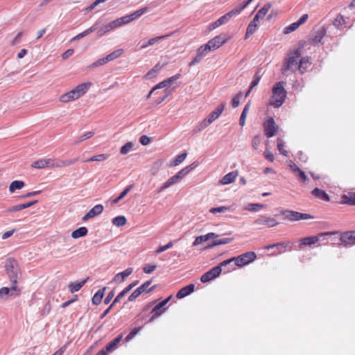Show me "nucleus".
<instances>
[{
	"mask_svg": "<svg viewBox=\"0 0 355 355\" xmlns=\"http://www.w3.org/2000/svg\"><path fill=\"white\" fill-rule=\"evenodd\" d=\"M92 83L91 82H86L77 85L71 91L61 95L60 96V101L63 103H67L71 101H76L83 96L89 89L91 87Z\"/></svg>",
	"mask_w": 355,
	"mask_h": 355,
	"instance_id": "nucleus-1",
	"label": "nucleus"
},
{
	"mask_svg": "<svg viewBox=\"0 0 355 355\" xmlns=\"http://www.w3.org/2000/svg\"><path fill=\"white\" fill-rule=\"evenodd\" d=\"M78 161V158L71 160H55L53 159H40L33 162L31 167L37 169H43L47 167L61 168L73 164Z\"/></svg>",
	"mask_w": 355,
	"mask_h": 355,
	"instance_id": "nucleus-2",
	"label": "nucleus"
},
{
	"mask_svg": "<svg viewBox=\"0 0 355 355\" xmlns=\"http://www.w3.org/2000/svg\"><path fill=\"white\" fill-rule=\"evenodd\" d=\"M257 259L254 252H248L236 257H232L220 263L221 266H227L234 262L236 266L242 267L253 262Z\"/></svg>",
	"mask_w": 355,
	"mask_h": 355,
	"instance_id": "nucleus-3",
	"label": "nucleus"
},
{
	"mask_svg": "<svg viewBox=\"0 0 355 355\" xmlns=\"http://www.w3.org/2000/svg\"><path fill=\"white\" fill-rule=\"evenodd\" d=\"M300 55L301 53L300 49L291 51L288 54L286 62L282 68V73L285 74L288 71L292 72L296 71V70L298 69L299 58Z\"/></svg>",
	"mask_w": 355,
	"mask_h": 355,
	"instance_id": "nucleus-4",
	"label": "nucleus"
},
{
	"mask_svg": "<svg viewBox=\"0 0 355 355\" xmlns=\"http://www.w3.org/2000/svg\"><path fill=\"white\" fill-rule=\"evenodd\" d=\"M5 268L12 282L11 289L17 291V279L19 275L18 263L15 259H8L6 261Z\"/></svg>",
	"mask_w": 355,
	"mask_h": 355,
	"instance_id": "nucleus-5",
	"label": "nucleus"
},
{
	"mask_svg": "<svg viewBox=\"0 0 355 355\" xmlns=\"http://www.w3.org/2000/svg\"><path fill=\"white\" fill-rule=\"evenodd\" d=\"M284 82H279L272 88V96L270 104L275 107H279L285 101L286 92L284 87Z\"/></svg>",
	"mask_w": 355,
	"mask_h": 355,
	"instance_id": "nucleus-6",
	"label": "nucleus"
},
{
	"mask_svg": "<svg viewBox=\"0 0 355 355\" xmlns=\"http://www.w3.org/2000/svg\"><path fill=\"white\" fill-rule=\"evenodd\" d=\"M334 232H327L318 234L317 235L312 236H307L302 238L299 240V248L303 249L306 246H311L316 244L320 241H323L325 239L326 236L333 235Z\"/></svg>",
	"mask_w": 355,
	"mask_h": 355,
	"instance_id": "nucleus-7",
	"label": "nucleus"
},
{
	"mask_svg": "<svg viewBox=\"0 0 355 355\" xmlns=\"http://www.w3.org/2000/svg\"><path fill=\"white\" fill-rule=\"evenodd\" d=\"M280 213L285 220L290 222L315 219V216L309 214L301 213L293 210H282Z\"/></svg>",
	"mask_w": 355,
	"mask_h": 355,
	"instance_id": "nucleus-8",
	"label": "nucleus"
},
{
	"mask_svg": "<svg viewBox=\"0 0 355 355\" xmlns=\"http://www.w3.org/2000/svg\"><path fill=\"white\" fill-rule=\"evenodd\" d=\"M225 108V105L221 104L216 107V109L211 112L207 118H205L202 122L201 123V126L202 128H206L212 123L215 120H216L222 114L223 110Z\"/></svg>",
	"mask_w": 355,
	"mask_h": 355,
	"instance_id": "nucleus-9",
	"label": "nucleus"
},
{
	"mask_svg": "<svg viewBox=\"0 0 355 355\" xmlns=\"http://www.w3.org/2000/svg\"><path fill=\"white\" fill-rule=\"evenodd\" d=\"M254 224L258 227H274L279 225V222L274 218L262 215L254 220Z\"/></svg>",
	"mask_w": 355,
	"mask_h": 355,
	"instance_id": "nucleus-10",
	"label": "nucleus"
},
{
	"mask_svg": "<svg viewBox=\"0 0 355 355\" xmlns=\"http://www.w3.org/2000/svg\"><path fill=\"white\" fill-rule=\"evenodd\" d=\"M172 298V295H170L165 300L160 302L159 304H157L151 311L152 316L150 319V322L153 321L155 318L160 316L162 313H164V311L166 310V305L168 304V302L170 301V300Z\"/></svg>",
	"mask_w": 355,
	"mask_h": 355,
	"instance_id": "nucleus-11",
	"label": "nucleus"
},
{
	"mask_svg": "<svg viewBox=\"0 0 355 355\" xmlns=\"http://www.w3.org/2000/svg\"><path fill=\"white\" fill-rule=\"evenodd\" d=\"M230 39V36L226 34H220L210 40L207 44L210 46L211 49L214 51L226 43Z\"/></svg>",
	"mask_w": 355,
	"mask_h": 355,
	"instance_id": "nucleus-12",
	"label": "nucleus"
},
{
	"mask_svg": "<svg viewBox=\"0 0 355 355\" xmlns=\"http://www.w3.org/2000/svg\"><path fill=\"white\" fill-rule=\"evenodd\" d=\"M222 266H223L220 264L219 266H217L209 270L208 272H205L203 275H202L200 278L201 282L206 283L218 277L221 273Z\"/></svg>",
	"mask_w": 355,
	"mask_h": 355,
	"instance_id": "nucleus-13",
	"label": "nucleus"
},
{
	"mask_svg": "<svg viewBox=\"0 0 355 355\" xmlns=\"http://www.w3.org/2000/svg\"><path fill=\"white\" fill-rule=\"evenodd\" d=\"M264 132L268 137H272L275 135L277 131V126L272 118L268 119L263 123Z\"/></svg>",
	"mask_w": 355,
	"mask_h": 355,
	"instance_id": "nucleus-14",
	"label": "nucleus"
},
{
	"mask_svg": "<svg viewBox=\"0 0 355 355\" xmlns=\"http://www.w3.org/2000/svg\"><path fill=\"white\" fill-rule=\"evenodd\" d=\"M308 17L309 15L307 14L303 15L298 21L292 23L289 26H286L284 28L283 33L287 35L295 31L308 19Z\"/></svg>",
	"mask_w": 355,
	"mask_h": 355,
	"instance_id": "nucleus-15",
	"label": "nucleus"
},
{
	"mask_svg": "<svg viewBox=\"0 0 355 355\" xmlns=\"http://www.w3.org/2000/svg\"><path fill=\"white\" fill-rule=\"evenodd\" d=\"M103 211V206L102 205H97L92 208L87 214L83 217V220H87L89 218H94L100 215Z\"/></svg>",
	"mask_w": 355,
	"mask_h": 355,
	"instance_id": "nucleus-16",
	"label": "nucleus"
},
{
	"mask_svg": "<svg viewBox=\"0 0 355 355\" xmlns=\"http://www.w3.org/2000/svg\"><path fill=\"white\" fill-rule=\"evenodd\" d=\"M342 243L345 245H352L355 244V232H347L340 237Z\"/></svg>",
	"mask_w": 355,
	"mask_h": 355,
	"instance_id": "nucleus-17",
	"label": "nucleus"
},
{
	"mask_svg": "<svg viewBox=\"0 0 355 355\" xmlns=\"http://www.w3.org/2000/svg\"><path fill=\"white\" fill-rule=\"evenodd\" d=\"M132 272V268H128L121 272L117 273L112 279V282L116 284L122 283L125 281L126 277L130 276Z\"/></svg>",
	"mask_w": 355,
	"mask_h": 355,
	"instance_id": "nucleus-18",
	"label": "nucleus"
},
{
	"mask_svg": "<svg viewBox=\"0 0 355 355\" xmlns=\"http://www.w3.org/2000/svg\"><path fill=\"white\" fill-rule=\"evenodd\" d=\"M238 175L239 172L237 171L230 172L223 177V178L219 181V184L222 185L231 184L236 180Z\"/></svg>",
	"mask_w": 355,
	"mask_h": 355,
	"instance_id": "nucleus-19",
	"label": "nucleus"
},
{
	"mask_svg": "<svg viewBox=\"0 0 355 355\" xmlns=\"http://www.w3.org/2000/svg\"><path fill=\"white\" fill-rule=\"evenodd\" d=\"M176 77L173 76L169 78H167L163 81L164 84V87L166 88L165 92L168 94H171V92L174 91L177 87L175 84Z\"/></svg>",
	"mask_w": 355,
	"mask_h": 355,
	"instance_id": "nucleus-20",
	"label": "nucleus"
},
{
	"mask_svg": "<svg viewBox=\"0 0 355 355\" xmlns=\"http://www.w3.org/2000/svg\"><path fill=\"white\" fill-rule=\"evenodd\" d=\"M218 236L214 232H210L205 235L197 236L193 243V246L199 245L201 243H202L203 242H205L211 239L217 238Z\"/></svg>",
	"mask_w": 355,
	"mask_h": 355,
	"instance_id": "nucleus-21",
	"label": "nucleus"
},
{
	"mask_svg": "<svg viewBox=\"0 0 355 355\" xmlns=\"http://www.w3.org/2000/svg\"><path fill=\"white\" fill-rule=\"evenodd\" d=\"M162 69V65L159 64H157L153 67L152 69H150L145 76H143V79L144 80H151L155 78L157 74L159 73Z\"/></svg>",
	"mask_w": 355,
	"mask_h": 355,
	"instance_id": "nucleus-22",
	"label": "nucleus"
},
{
	"mask_svg": "<svg viewBox=\"0 0 355 355\" xmlns=\"http://www.w3.org/2000/svg\"><path fill=\"white\" fill-rule=\"evenodd\" d=\"M311 64V62L310 58L309 57H304L299 60L298 70L301 73H304Z\"/></svg>",
	"mask_w": 355,
	"mask_h": 355,
	"instance_id": "nucleus-23",
	"label": "nucleus"
},
{
	"mask_svg": "<svg viewBox=\"0 0 355 355\" xmlns=\"http://www.w3.org/2000/svg\"><path fill=\"white\" fill-rule=\"evenodd\" d=\"M324 29H320L315 33H313L312 37H311V42L313 44H318L322 42V40L324 35Z\"/></svg>",
	"mask_w": 355,
	"mask_h": 355,
	"instance_id": "nucleus-24",
	"label": "nucleus"
},
{
	"mask_svg": "<svg viewBox=\"0 0 355 355\" xmlns=\"http://www.w3.org/2000/svg\"><path fill=\"white\" fill-rule=\"evenodd\" d=\"M194 288L195 286L194 284H189L187 286L181 288L180 290H179V298H182L189 295V294L193 292Z\"/></svg>",
	"mask_w": 355,
	"mask_h": 355,
	"instance_id": "nucleus-25",
	"label": "nucleus"
},
{
	"mask_svg": "<svg viewBox=\"0 0 355 355\" xmlns=\"http://www.w3.org/2000/svg\"><path fill=\"white\" fill-rule=\"evenodd\" d=\"M266 207L265 205L260 203H249L246 206L243 207V209L251 211V212H257L260 209Z\"/></svg>",
	"mask_w": 355,
	"mask_h": 355,
	"instance_id": "nucleus-26",
	"label": "nucleus"
},
{
	"mask_svg": "<svg viewBox=\"0 0 355 355\" xmlns=\"http://www.w3.org/2000/svg\"><path fill=\"white\" fill-rule=\"evenodd\" d=\"M25 186V182L21 180L12 181L9 185V191L12 193L16 190L21 189Z\"/></svg>",
	"mask_w": 355,
	"mask_h": 355,
	"instance_id": "nucleus-27",
	"label": "nucleus"
},
{
	"mask_svg": "<svg viewBox=\"0 0 355 355\" xmlns=\"http://www.w3.org/2000/svg\"><path fill=\"white\" fill-rule=\"evenodd\" d=\"M198 166V163L196 162L192 163L191 164L186 166L179 171V179L185 177L188 175L191 171L196 168Z\"/></svg>",
	"mask_w": 355,
	"mask_h": 355,
	"instance_id": "nucleus-28",
	"label": "nucleus"
},
{
	"mask_svg": "<svg viewBox=\"0 0 355 355\" xmlns=\"http://www.w3.org/2000/svg\"><path fill=\"white\" fill-rule=\"evenodd\" d=\"M342 203L355 205V193H349L341 197Z\"/></svg>",
	"mask_w": 355,
	"mask_h": 355,
	"instance_id": "nucleus-29",
	"label": "nucleus"
},
{
	"mask_svg": "<svg viewBox=\"0 0 355 355\" xmlns=\"http://www.w3.org/2000/svg\"><path fill=\"white\" fill-rule=\"evenodd\" d=\"M347 18H345V17H344V16L339 15H338V16L335 18V19H334V22H333V25H334L336 28H338V29H341V28H343L345 26V25L347 24Z\"/></svg>",
	"mask_w": 355,
	"mask_h": 355,
	"instance_id": "nucleus-30",
	"label": "nucleus"
},
{
	"mask_svg": "<svg viewBox=\"0 0 355 355\" xmlns=\"http://www.w3.org/2000/svg\"><path fill=\"white\" fill-rule=\"evenodd\" d=\"M122 337L123 335H119L117 338H116L114 340H113L112 342L107 345L105 350L107 352H109L116 349L118 347V345L121 340Z\"/></svg>",
	"mask_w": 355,
	"mask_h": 355,
	"instance_id": "nucleus-31",
	"label": "nucleus"
},
{
	"mask_svg": "<svg viewBox=\"0 0 355 355\" xmlns=\"http://www.w3.org/2000/svg\"><path fill=\"white\" fill-rule=\"evenodd\" d=\"M87 229L85 227H81L72 232L71 237L75 239L83 237L87 235Z\"/></svg>",
	"mask_w": 355,
	"mask_h": 355,
	"instance_id": "nucleus-32",
	"label": "nucleus"
},
{
	"mask_svg": "<svg viewBox=\"0 0 355 355\" xmlns=\"http://www.w3.org/2000/svg\"><path fill=\"white\" fill-rule=\"evenodd\" d=\"M210 46L207 43L205 45L201 46L198 50V55L197 58L201 59L205 55H207L209 52L211 51Z\"/></svg>",
	"mask_w": 355,
	"mask_h": 355,
	"instance_id": "nucleus-33",
	"label": "nucleus"
},
{
	"mask_svg": "<svg viewBox=\"0 0 355 355\" xmlns=\"http://www.w3.org/2000/svg\"><path fill=\"white\" fill-rule=\"evenodd\" d=\"M312 193L313 196H315V197L318 198H320L323 200H326V201H329V196L326 193V192L323 190H321L320 189H315L313 191H312Z\"/></svg>",
	"mask_w": 355,
	"mask_h": 355,
	"instance_id": "nucleus-34",
	"label": "nucleus"
},
{
	"mask_svg": "<svg viewBox=\"0 0 355 355\" xmlns=\"http://www.w3.org/2000/svg\"><path fill=\"white\" fill-rule=\"evenodd\" d=\"M86 279L78 282H72L69 284V288L71 293H74L78 291L85 284Z\"/></svg>",
	"mask_w": 355,
	"mask_h": 355,
	"instance_id": "nucleus-35",
	"label": "nucleus"
},
{
	"mask_svg": "<svg viewBox=\"0 0 355 355\" xmlns=\"http://www.w3.org/2000/svg\"><path fill=\"white\" fill-rule=\"evenodd\" d=\"M271 8L270 3H266L257 13V18L263 19Z\"/></svg>",
	"mask_w": 355,
	"mask_h": 355,
	"instance_id": "nucleus-36",
	"label": "nucleus"
},
{
	"mask_svg": "<svg viewBox=\"0 0 355 355\" xmlns=\"http://www.w3.org/2000/svg\"><path fill=\"white\" fill-rule=\"evenodd\" d=\"M123 53V50L122 49H117L111 53L108 54L106 56V60L108 62L112 61L118 58H119Z\"/></svg>",
	"mask_w": 355,
	"mask_h": 355,
	"instance_id": "nucleus-37",
	"label": "nucleus"
},
{
	"mask_svg": "<svg viewBox=\"0 0 355 355\" xmlns=\"http://www.w3.org/2000/svg\"><path fill=\"white\" fill-rule=\"evenodd\" d=\"M250 103H248V104H246L245 105V107L243 108V110L241 113L240 120H239V123L241 126H243L245 124V119H246L248 111L250 110Z\"/></svg>",
	"mask_w": 355,
	"mask_h": 355,
	"instance_id": "nucleus-38",
	"label": "nucleus"
},
{
	"mask_svg": "<svg viewBox=\"0 0 355 355\" xmlns=\"http://www.w3.org/2000/svg\"><path fill=\"white\" fill-rule=\"evenodd\" d=\"M105 290V288H103V290L98 291L92 297V303L94 304H101L102 299L104 295V291Z\"/></svg>",
	"mask_w": 355,
	"mask_h": 355,
	"instance_id": "nucleus-39",
	"label": "nucleus"
},
{
	"mask_svg": "<svg viewBox=\"0 0 355 355\" xmlns=\"http://www.w3.org/2000/svg\"><path fill=\"white\" fill-rule=\"evenodd\" d=\"M126 218L123 216H119L112 219V224L116 227H122L126 224Z\"/></svg>",
	"mask_w": 355,
	"mask_h": 355,
	"instance_id": "nucleus-40",
	"label": "nucleus"
},
{
	"mask_svg": "<svg viewBox=\"0 0 355 355\" xmlns=\"http://www.w3.org/2000/svg\"><path fill=\"white\" fill-rule=\"evenodd\" d=\"M245 8V6H243V4H240V5L237 6L236 7H235L234 9H232L231 11L227 12V14L229 15L230 18L231 19L232 17H233L234 16L239 15L241 13V12Z\"/></svg>",
	"mask_w": 355,
	"mask_h": 355,
	"instance_id": "nucleus-41",
	"label": "nucleus"
},
{
	"mask_svg": "<svg viewBox=\"0 0 355 355\" xmlns=\"http://www.w3.org/2000/svg\"><path fill=\"white\" fill-rule=\"evenodd\" d=\"M133 146H134V144L132 142H131V141L127 142L124 146H123L121 148L120 153L122 155H126L132 150Z\"/></svg>",
	"mask_w": 355,
	"mask_h": 355,
	"instance_id": "nucleus-42",
	"label": "nucleus"
},
{
	"mask_svg": "<svg viewBox=\"0 0 355 355\" xmlns=\"http://www.w3.org/2000/svg\"><path fill=\"white\" fill-rule=\"evenodd\" d=\"M147 10V8H141V9H139L137 11H135V12L129 15L130 16V18L131 19V21L137 19V18H139V17H141L144 13H145Z\"/></svg>",
	"mask_w": 355,
	"mask_h": 355,
	"instance_id": "nucleus-43",
	"label": "nucleus"
},
{
	"mask_svg": "<svg viewBox=\"0 0 355 355\" xmlns=\"http://www.w3.org/2000/svg\"><path fill=\"white\" fill-rule=\"evenodd\" d=\"M230 209V207H213L209 209V212L216 214L217 213H225L226 211H229Z\"/></svg>",
	"mask_w": 355,
	"mask_h": 355,
	"instance_id": "nucleus-44",
	"label": "nucleus"
},
{
	"mask_svg": "<svg viewBox=\"0 0 355 355\" xmlns=\"http://www.w3.org/2000/svg\"><path fill=\"white\" fill-rule=\"evenodd\" d=\"M108 158V155L106 154H100L89 158L87 162H103Z\"/></svg>",
	"mask_w": 355,
	"mask_h": 355,
	"instance_id": "nucleus-45",
	"label": "nucleus"
},
{
	"mask_svg": "<svg viewBox=\"0 0 355 355\" xmlns=\"http://www.w3.org/2000/svg\"><path fill=\"white\" fill-rule=\"evenodd\" d=\"M151 283H152L151 280L147 281L144 284H143L140 287H139V288L140 289V291L142 293H144V292L150 293L151 291H153L155 288V286H152L151 288H148V286L151 284Z\"/></svg>",
	"mask_w": 355,
	"mask_h": 355,
	"instance_id": "nucleus-46",
	"label": "nucleus"
},
{
	"mask_svg": "<svg viewBox=\"0 0 355 355\" xmlns=\"http://www.w3.org/2000/svg\"><path fill=\"white\" fill-rule=\"evenodd\" d=\"M277 146L278 150L279 151V153L282 155H283L284 156H287L288 155L287 151L284 149V144L283 141L281 139H277Z\"/></svg>",
	"mask_w": 355,
	"mask_h": 355,
	"instance_id": "nucleus-47",
	"label": "nucleus"
},
{
	"mask_svg": "<svg viewBox=\"0 0 355 355\" xmlns=\"http://www.w3.org/2000/svg\"><path fill=\"white\" fill-rule=\"evenodd\" d=\"M257 29V26L256 24H250L248 26V28H247V31H246V33H245V38H248L250 35H252L253 33H254L256 32Z\"/></svg>",
	"mask_w": 355,
	"mask_h": 355,
	"instance_id": "nucleus-48",
	"label": "nucleus"
},
{
	"mask_svg": "<svg viewBox=\"0 0 355 355\" xmlns=\"http://www.w3.org/2000/svg\"><path fill=\"white\" fill-rule=\"evenodd\" d=\"M178 180V175H173L172 178H171L159 189V191L168 188L171 184H174L175 180Z\"/></svg>",
	"mask_w": 355,
	"mask_h": 355,
	"instance_id": "nucleus-49",
	"label": "nucleus"
},
{
	"mask_svg": "<svg viewBox=\"0 0 355 355\" xmlns=\"http://www.w3.org/2000/svg\"><path fill=\"white\" fill-rule=\"evenodd\" d=\"M94 135V132L92 131L87 132L85 133L84 135H81L80 137H78L76 143L78 144V143H80L86 139H88L91 138Z\"/></svg>",
	"mask_w": 355,
	"mask_h": 355,
	"instance_id": "nucleus-50",
	"label": "nucleus"
},
{
	"mask_svg": "<svg viewBox=\"0 0 355 355\" xmlns=\"http://www.w3.org/2000/svg\"><path fill=\"white\" fill-rule=\"evenodd\" d=\"M173 245V243L170 241L166 245L159 246L155 252V254H159L169 248H171Z\"/></svg>",
	"mask_w": 355,
	"mask_h": 355,
	"instance_id": "nucleus-51",
	"label": "nucleus"
},
{
	"mask_svg": "<svg viewBox=\"0 0 355 355\" xmlns=\"http://www.w3.org/2000/svg\"><path fill=\"white\" fill-rule=\"evenodd\" d=\"M289 245H290V242H281V243H277L266 245V246H265V248L267 250H269V249H272L277 246H282L284 248H286L288 246H289Z\"/></svg>",
	"mask_w": 355,
	"mask_h": 355,
	"instance_id": "nucleus-52",
	"label": "nucleus"
},
{
	"mask_svg": "<svg viewBox=\"0 0 355 355\" xmlns=\"http://www.w3.org/2000/svg\"><path fill=\"white\" fill-rule=\"evenodd\" d=\"M261 143V138L259 135H257L253 137L252 140V146L254 149L257 150Z\"/></svg>",
	"mask_w": 355,
	"mask_h": 355,
	"instance_id": "nucleus-53",
	"label": "nucleus"
},
{
	"mask_svg": "<svg viewBox=\"0 0 355 355\" xmlns=\"http://www.w3.org/2000/svg\"><path fill=\"white\" fill-rule=\"evenodd\" d=\"M24 209H23V207H22V205L20 204V205H14V206H12V207H8L6 211L5 212L6 213H12V212H17V211H19L21 210Z\"/></svg>",
	"mask_w": 355,
	"mask_h": 355,
	"instance_id": "nucleus-54",
	"label": "nucleus"
},
{
	"mask_svg": "<svg viewBox=\"0 0 355 355\" xmlns=\"http://www.w3.org/2000/svg\"><path fill=\"white\" fill-rule=\"evenodd\" d=\"M107 62H108V61H107V60H106V57H105V58H103L99 59L97 61L94 62L89 67V68L97 67L98 66L103 65V64H106Z\"/></svg>",
	"mask_w": 355,
	"mask_h": 355,
	"instance_id": "nucleus-55",
	"label": "nucleus"
},
{
	"mask_svg": "<svg viewBox=\"0 0 355 355\" xmlns=\"http://www.w3.org/2000/svg\"><path fill=\"white\" fill-rule=\"evenodd\" d=\"M140 331V327L135 328L133 330H132L129 334L125 337V340L126 342H128L132 338H133Z\"/></svg>",
	"mask_w": 355,
	"mask_h": 355,
	"instance_id": "nucleus-56",
	"label": "nucleus"
},
{
	"mask_svg": "<svg viewBox=\"0 0 355 355\" xmlns=\"http://www.w3.org/2000/svg\"><path fill=\"white\" fill-rule=\"evenodd\" d=\"M242 96V93L239 92L235 97L233 98L232 104L234 107H236L240 105V99L241 98Z\"/></svg>",
	"mask_w": 355,
	"mask_h": 355,
	"instance_id": "nucleus-57",
	"label": "nucleus"
},
{
	"mask_svg": "<svg viewBox=\"0 0 355 355\" xmlns=\"http://www.w3.org/2000/svg\"><path fill=\"white\" fill-rule=\"evenodd\" d=\"M142 292L140 291V289L138 288H137L128 297V300L132 302L136 300Z\"/></svg>",
	"mask_w": 355,
	"mask_h": 355,
	"instance_id": "nucleus-58",
	"label": "nucleus"
},
{
	"mask_svg": "<svg viewBox=\"0 0 355 355\" xmlns=\"http://www.w3.org/2000/svg\"><path fill=\"white\" fill-rule=\"evenodd\" d=\"M10 291H13L8 287H3L0 288V297L3 298L5 296L10 295Z\"/></svg>",
	"mask_w": 355,
	"mask_h": 355,
	"instance_id": "nucleus-59",
	"label": "nucleus"
},
{
	"mask_svg": "<svg viewBox=\"0 0 355 355\" xmlns=\"http://www.w3.org/2000/svg\"><path fill=\"white\" fill-rule=\"evenodd\" d=\"M140 143L144 146H147L151 142V138L148 137L146 135H142L139 138Z\"/></svg>",
	"mask_w": 355,
	"mask_h": 355,
	"instance_id": "nucleus-60",
	"label": "nucleus"
},
{
	"mask_svg": "<svg viewBox=\"0 0 355 355\" xmlns=\"http://www.w3.org/2000/svg\"><path fill=\"white\" fill-rule=\"evenodd\" d=\"M232 241V239L225 238V239L215 241L212 245H220L227 244V243H230Z\"/></svg>",
	"mask_w": 355,
	"mask_h": 355,
	"instance_id": "nucleus-61",
	"label": "nucleus"
},
{
	"mask_svg": "<svg viewBox=\"0 0 355 355\" xmlns=\"http://www.w3.org/2000/svg\"><path fill=\"white\" fill-rule=\"evenodd\" d=\"M167 35H163V36H158L153 38H151L148 40V45H154L157 42H159V40H162L164 37H166Z\"/></svg>",
	"mask_w": 355,
	"mask_h": 355,
	"instance_id": "nucleus-62",
	"label": "nucleus"
},
{
	"mask_svg": "<svg viewBox=\"0 0 355 355\" xmlns=\"http://www.w3.org/2000/svg\"><path fill=\"white\" fill-rule=\"evenodd\" d=\"M110 23L113 30L123 26L121 21L119 20V18L110 21Z\"/></svg>",
	"mask_w": 355,
	"mask_h": 355,
	"instance_id": "nucleus-63",
	"label": "nucleus"
},
{
	"mask_svg": "<svg viewBox=\"0 0 355 355\" xmlns=\"http://www.w3.org/2000/svg\"><path fill=\"white\" fill-rule=\"evenodd\" d=\"M156 266L155 265H148V266H146L144 268V272L146 274H150L151 272H153L155 269L156 268Z\"/></svg>",
	"mask_w": 355,
	"mask_h": 355,
	"instance_id": "nucleus-64",
	"label": "nucleus"
}]
</instances>
